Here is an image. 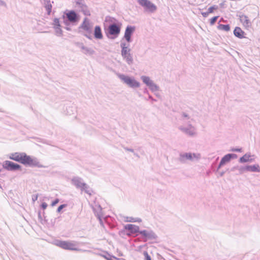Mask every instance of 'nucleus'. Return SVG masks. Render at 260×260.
I'll use <instances>...</instances> for the list:
<instances>
[{
  "label": "nucleus",
  "mask_w": 260,
  "mask_h": 260,
  "mask_svg": "<svg viewBox=\"0 0 260 260\" xmlns=\"http://www.w3.org/2000/svg\"><path fill=\"white\" fill-rule=\"evenodd\" d=\"M234 35L242 39L244 38L245 32L242 30L239 27H236L234 30Z\"/></svg>",
  "instance_id": "obj_15"
},
{
  "label": "nucleus",
  "mask_w": 260,
  "mask_h": 260,
  "mask_svg": "<svg viewBox=\"0 0 260 260\" xmlns=\"http://www.w3.org/2000/svg\"><path fill=\"white\" fill-rule=\"evenodd\" d=\"M121 46L122 48L121 51L122 56L126 58L128 63H131L132 61V57L129 53L130 50L125 47V44H122Z\"/></svg>",
  "instance_id": "obj_8"
},
{
  "label": "nucleus",
  "mask_w": 260,
  "mask_h": 260,
  "mask_svg": "<svg viewBox=\"0 0 260 260\" xmlns=\"http://www.w3.org/2000/svg\"><path fill=\"white\" fill-rule=\"evenodd\" d=\"M106 259L107 260H113L112 257H107Z\"/></svg>",
  "instance_id": "obj_34"
},
{
  "label": "nucleus",
  "mask_w": 260,
  "mask_h": 260,
  "mask_svg": "<svg viewBox=\"0 0 260 260\" xmlns=\"http://www.w3.org/2000/svg\"><path fill=\"white\" fill-rule=\"evenodd\" d=\"M47 207V204L46 203H43L42 204V208L45 210L46 209V208Z\"/></svg>",
  "instance_id": "obj_30"
},
{
  "label": "nucleus",
  "mask_w": 260,
  "mask_h": 260,
  "mask_svg": "<svg viewBox=\"0 0 260 260\" xmlns=\"http://www.w3.org/2000/svg\"><path fill=\"white\" fill-rule=\"evenodd\" d=\"M9 158L11 159L18 161L23 165L37 166L39 162L35 159L27 155L25 153L15 152L11 153Z\"/></svg>",
  "instance_id": "obj_1"
},
{
  "label": "nucleus",
  "mask_w": 260,
  "mask_h": 260,
  "mask_svg": "<svg viewBox=\"0 0 260 260\" xmlns=\"http://www.w3.org/2000/svg\"><path fill=\"white\" fill-rule=\"evenodd\" d=\"M232 150L233 151L241 152L242 151V149L241 148H235V149H233Z\"/></svg>",
  "instance_id": "obj_31"
},
{
  "label": "nucleus",
  "mask_w": 260,
  "mask_h": 260,
  "mask_svg": "<svg viewBox=\"0 0 260 260\" xmlns=\"http://www.w3.org/2000/svg\"><path fill=\"white\" fill-rule=\"evenodd\" d=\"M53 27L55 29L57 30V31H59L60 32L61 31L60 29V25L59 23V20L57 18H55L53 20Z\"/></svg>",
  "instance_id": "obj_20"
},
{
  "label": "nucleus",
  "mask_w": 260,
  "mask_h": 260,
  "mask_svg": "<svg viewBox=\"0 0 260 260\" xmlns=\"http://www.w3.org/2000/svg\"><path fill=\"white\" fill-rule=\"evenodd\" d=\"M252 156L250 154H245L240 158V162H246L248 161H252L253 160V158H252Z\"/></svg>",
  "instance_id": "obj_18"
},
{
  "label": "nucleus",
  "mask_w": 260,
  "mask_h": 260,
  "mask_svg": "<svg viewBox=\"0 0 260 260\" xmlns=\"http://www.w3.org/2000/svg\"><path fill=\"white\" fill-rule=\"evenodd\" d=\"M118 77L122 80L125 83L132 87H138L140 84L138 82L136 81L134 79L131 78L129 77L126 76L124 75L119 74Z\"/></svg>",
  "instance_id": "obj_4"
},
{
  "label": "nucleus",
  "mask_w": 260,
  "mask_h": 260,
  "mask_svg": "<svg viewBox=\"0 0 260 260\" xmlns=\"http://www.w3.org/2000/svg\"><path fill=\"white\" fill-rule=\"evenodd\" d=\"M127 221L129 222H141L142 220L140 218H134L133 217H130L129 219Z\"/></svg>",
  "instance_id": "obj_23"
},
{
  "label": "nucleus",
  "mask_w": 260,
  "mask_h": 260,
  "mask_svg": "<svg viewBox=\"0 0 260 260\" xmlns=\"http://www.w3.org/2000/svg\"><path fill=\"white\" fill-rule=\"evenodd\" d=\"M65 206L64 205H61L60 206H59L57 209V211L58 212H60L61 211V210L62 209V208Z\"/></svg>",
  "instance_id": "obj_29"
},
{
  "label": "nucleus",
  "mask_w": 260,
  "mask_h": 260,
  "mask_svg": "<svg viewBox=\"0 0 260 260\" xmlns=\"http://www.w3.org/2000/svg\"><path fill=\"white\" fill-rule=\"evenodd\" d=\"M244 170L246 171L259 172H260V167L258 165H254L252 166H246Z\"/></svg>",
  "instance_id": "obj_13"
},
{
  "label": "nucleus",
  "mask_w": 260,
  "mask_h": 260,
  "mask_svg": "<svg viewBox=\"0 0 260 260\" xmlns=\"http://www.w3.org/2000/svg\"><path fill=\"white\" fill-rule=\"evenodd\" d=\"M140 234L143 236L145 241L154 237V234L153 233L149 232L146 230L140 231Z\"/></svg>",
  "instance_id": "obj_16"
},
{
  "label": "nucleus",
  "mask_w": 260,
  "mask_h": 260,
  "mask_svg": "<svg viewBox=\"0 0 260 260\" xmlns=\"http://www.w3.org/2000/svg\"><path fill=\"white\" fill-rule=\"evenodd\" d=\"M124 228L129 231L131 234L137 233L139 231V227L138 226L131 224L126 225Z\"/></svg>",
  "instance_id": "obj_12"
},
{
  "label": "nucleus",
  "mask_w": 260,
  "mask_h": 260,
  "mask_svg": "<svg viewBox=\"0 0 260 260\" xmlns=\"http://www.w3.org/2000/svg\"><path fill=\"white\" fill-rule=\"evenodd\" d=\"M79 28L86 33L85 36L88 38H90L89 36L91 35L92 32V25L88 18H85L84 19L83 21L81 24Z\"/></svg>",
  "instance_id": "obj_2"
},
{
  "label": "nucleus",
  "mask_w": 260,
  "mask_h": 260,
  "mask_svg": "<svg viewBox=\"0 0 260 260\" xmlns=\"http://www.w3.org/2000/svg\"><path fill=\"white\" fill-rule=\"evenodd\" d=\"M183 157H185L187 159H190L192 158V155L190 153L185 154L183 155Z\"/></svg>",
  "instance_id": "obj_26"
},
{
  "label": "nucleus",
  "mask_w": 260,
  "mask_h": 260,
  "mask_svg": "<svg viewBox=\"0 0 260 260\" xmlns=\"http://www.w3.org/2000/svg\"><path fill=\"white\" fill-rule=\"evenodd\" d=\"M66 16L68 20L71 22H75L79 20L78 16L74 11H70L66 13Z\"/></svg>",
  "instance_id": "obj_10"
},
{
  "label": "nucleus",
  "mask_w": 260,
  "mask_h": 260,
  "mask_svg": "<svg viewBox=\"0 0 260 260\" xmlns=\"http://www.w3.org/2000/svg\"><path fill=\"white\" fill-rule=\"evenodd\" d=\"M143 81L148 85H150L152 84V81L150 80L148 77L143 76L142 77Z\"/></svg>",
  "instance_id": "obj_22"
},
{
  "label": "nucleus",
  "mask_w": 260,
  "mask_h": 260,
  "mask_svg": "<svg viewBox=\"0 0 260 260\" xmlns=\"http://www.w3.org/2000/svg\"><path fill=\"white\" fill-rule=\"evenodd\" d=\"M143 254L145 256V260H151L150 256L148 254L147 251H144Z\"/></svg>",
  "instance_id": "obj_25"
},
{
  "label": "nucleus",
  "mask_w": 260,
  "mask_h": 260,
  "mask_svg": "<svg viewBox=\"0 0 260 260\" xmlns=\"http://www.w3.org/2000/svg\"><path fill=\"white\" fill-rule=\"evenodd\" d=\"M134 30V28L131 26L127 27L126 28L124 34V38L128 42L131 41V37Z\"/></svg>",
  "instance_id": "obj_14"
},
{
  "label": "nucleus",
  "mask_w": 260,
  "mask_h": 260,
  "mask_svg": "<svg viewBox=\"0 0 260 260\" xmlns=\"http://www.w3.org/2000/svg\"><path fill=\"white\" fill-rule=\"evenodd\" d=\"M187 134H188L189 135H193L194 134V132L193 131H191L187 132Z\"/></svg>",
  "instance_id": "obj_32"
},
{
  "label": "nucleus",
  "mask_w": 260,
  "mask_h": 260,
  "mask_svg": "<svg viewBox=\"0 0 260 260\" xmlns=\"http://www.w3.org/2000/svg\"><path fill=\"white\" fill-rule=\"evenodd\" d=\"M138 2L146 11L150 12H154L157 9V7L149 0H138Z\"/></svg>",
  "instance_id": "obj_3"
},
{
  "label": "nucleus",
  "mask_w": 260,
  "mask_h": 260,
  "mask_svg": "<svg viewBox=\"0 0 260 260\" xmlns=\"http://www.w3.org/2000/svg\"><path fill=\"white\" fill-rule=\"evenodd\" d=\"M209 13L208 12L207 13H203V15L204 16V17H206Z\"/></svg>",
  "instance_id": "obj_33"
},
{
  "label": "nucleus",
  "mask_w": 260,
  "mask_h": 260,
  "mask_svg": "<svg viewBox=\"0 0 260 260\" xmlns=\"http://www.w3.org/2000/svg\"><path fill=\"white\" fill-rule=\"evenodd\" d=\"M74 184L77 187L80 188L82 191H84L87 193L89 194L91 193L92 191L89 187L85 183L81 182L80 180H74Z\"/></svg>",
  "instance_id": "obj_6"
},
{
  "label": "nucleus",
  "mask_w": 260,
  "mask_h": 260,
  "mask_svg": "<svg viewBox=\"0 0 260 260\" xmlns=\"http://www.w3.org/2000/svg\"><path fill=\"white\" fill-rule=\"evenodd\" d=\"M216 8L214 7H211L208 9V13H212Z\"/></svg>",
  "instance_id": "obj_27"
},
{
  "label": "nucleus",
  "mask_w": 260,
  "mask_h": 260,
  "mask_svg": "<svg viewBox=\"0 0 260 260\" xmlns=\"http://www.w3.org/2000/svg\"><path fill=\"white\" fill-rule=\"evenodd\" d=\"M218 29L225 31H229L230 30V26L229 24L224 25L220 24L218 26Z\"/></svg>",
  "instance_id": "obj_21"
},
{
  "label": "nucleus",
  "mask_w": 260,
  "mask_h": 260,
  "mask_svg": "<svg viewBox=\"0 0 260 260\" xmlns=\"http://www.w3.org/2000/svg\"><path fill=\"white\" fill-rule=\"evenodd\" d=\"M120 31V26L116 24H113L110 25L108 28V32L109 34L111 35H114L115 36H117Z\"/></svg>",
  "instance_id": "obj_9"
},
{
  "label": "nucleus",
  "mask_w": 260,
  "mask_h": 260,
  "mask_svg": "<svg viewBox=\"0 0 260 260\" xmlns=\"http://www.w3.org/2000/svg\"><path fill=\"white\" fill-rule=\"evenodd\" d=\"M59 202V200L58 199H56L55 201L52 202L51 206H54Z\"/></svg>",
  "instance_id": "obj_28"
},
{
  "label": "nucleus",
  "mask_w": 260,
  "mask_h": 260,
  "mask_svg": "<svg viewBox=\"0 0 260 260\" xmlns=\"http://www.w3.org/2000/svg\"><path fill=\"white\" fill-rule=\"evenodd\" d=\"M3 167L5 169L9 171L19 170L21 168L19 165L8 160H6L4 162Z\"/></svg>",
  "instance_id": "obj_7"
},
{
  "label": "nucleus",
  "mask_w": 260,
  "mask_h": 260,
  "mask_svg": "<svg viewBox=\"0 0 260 260\" xmlns=\"http://www.w3.org/2000/svg\"><path fill=\"white\" fill-rule=\"evenodd\" d=\"M233 155V154H228L225 155L221 159V160L220 162L219 166H221L224 165L225 163L229 162L231 160Z\"/></svg>",
  "instance_id": "obj_19"
},
{
  "label": "nucleus",
  "mask_w": 260,
  "mask_h": 260,
  "mask_svg": "<svg viewBox=\"0 0 260 260\" xmlns=\"http://www.w3.org/2000/svg\"><path fill=\"white\" fill-rule=\"evenodd\" d=\"M94 36L96 39H102L103 38V35L101 28L99 26H96L94 30Z\"/></svg>",
  "instance_id": "obj_17"
},
{
  "label": "nucleus",
  "mask_w": 260,
  "mask_h": 260,
  "mask_svg": "<svg viewBox=\"0 0 260 260\" xmlns=\"http://www.w3.org/2000/svg\"><path fill=\"white\" fill-rule=\"evenodd\" d=\"M218 16H215L213 18H212L210 20V23L211 25H213L215 22L216 21L217 19H218Z\"/></svg>",
  "instance_id": "obj_24"
},
{
  "label": "nucleus",
  "mask_w": 260,
  "mask_h": 260,
  "mask_svg": "<svg viewBox=\"0 0 260 260\" xmlns=\"http://www.w3.org/2000/svg\"><path fill=\"white\" fill-rule=\"evenodd\" d=\"M240 22L242 23L243 26L246 27H249L251 25V22L248 17L244 15H242L240 17Z\"/></svg>",
  "instance_id": "obj_11"
},
{
  "label": "nucleus",
  "mask_w": 260,
  "mask_h": 260,
  "mask_svg": "<svg viewBox=\"0 0 260 260\" xmlns=\"http://www.w3.org/2000/svg\"><path fill=\"white\" fill-rule=\"evenodd\" d=\"M113 258H115V259H117L116 257H114V256H113Z\"/></svg>",
  "instance_id": "obj_35"
},
{
  "label": "nucleus",
  "mask_w": 260,
  "mask_h": 260,
  "mask_svg": "<svg viewBox=\"0 0 260 260\" xmlns=\"http://www.w3.org/2000/svg\"><path fill=\"white\" fill-rule=\"evenodd\" d=\"M57 245L59 247L70 250H77L76 248V244L74 242L71 241H60L57 243Z\"/></svg>",
  "instance_id": "obj_5"
}]
</instances>
